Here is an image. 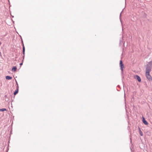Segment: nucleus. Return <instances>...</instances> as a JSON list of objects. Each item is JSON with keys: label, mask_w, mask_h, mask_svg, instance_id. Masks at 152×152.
Segmentation results:
<instances>
[{"label": "nucleus", "mask_w": 152, "mask_h": 152, "mask_svg": "<svg viewBox=\"0 0 152 152\" xmlns=\"http://www.w3.org/2000/svg\"><path fill=\"white\" fill-rule=\"evenodd\" d=\"M7 109L6 108H2L0 109V111H6Z\"/></svg>", "instance_id": "nucleus-10"}, {"label": "nucleus", "mask_w": 152, "mask_h": 152, "mask_svg": "<svg viewBox=\"0 0 152 152\" xmlns=\"http://www.w3.org/2000/svg\"><path fill=\"white\" fill-rule=\"evenodd\" d=\"M1 44V42H0V45Z\"/></svg>", "instance_id": "nucleus-15"}, {"label": "nucleus", "mask_w": 152, "mask_h": 152, "mask_svg": "<svg viewBox=\"0 0 152 152\" xmlns=\"http://www.w3.org/2000/svg\"><path fill=\"white\" fill-rule=\"evenodd\" d=\"M22 64H23V63H20V66H21Z\"/></svg>", "instance_id": "nucleus-12"}, {"label": "nucleus", "mask_w": 152, "mask_h": 152, "mask_svg": "<svg viewBox=\"0 0 152 152\" xmlns=\"http://www.w3.org/2000/svg\"><path fill=\"white\" fill-rule=\"evenodd\" d=\"M145 75L149 81H151L152 80V78L151 76L150 75V72H146Z\"/></svg>", "instance_id": "nucleus-2"}, {"label": "nucleus", "mask_w": 152, "mask_h": 152, "mask_svg": "<svg viewBox=\"0 0 152 152\" xmlns=\"http://www.w3.org/2000/svg\"><path fill=\"white\" fill-rule=\"evenodd\" d=\"M152 67V61H151L148 62L146 65V72H150L151 71Z\"/></svg>", "instance_id": "nucleus-1"}, {"label": "nucleus", "mask_w": 152, "mask_h": 152, "mask_svg": "<svg viewBox=\"0 0 152 152\" xmlns=\"http://www.w3.org/2000/svg\"><path fill=\"white\" fill-rule=\"evenodd\" d=\"M5 97H6L7 96V95H5Z\"/></svg>", "instance_id": "nucleus-14"}, {"label": "nucleus", "mask_w": 152, "mask_h": 152, "mask_svg": "<svg viewBox=\"0 0 152 152\" xmlns=\"http://www.w3.org/2000/svg\"><path fill=\"white\" fill-rule=\"evenodd\" d=\"M23 54L24 55V54H25V47H24V45H23Z\"/></svg>", "instance_id": "nucleus-7"}, {"label": "nucleus", "mask_w": 152, "mask_h": 152, "mask_svg": "<svg viewBox=\"0 0 152 152\" xmlns=\"http://www.w3.org/2000/svg\"><path fill=\"white\" fill-rule=\"evenodd\" d=\"M18 88H17V90L14 92V95H16L18 93Z\"/></svg>", "instance_id": "nucleus-8"}, {"label": "nucleus", "mask_w": 152, "mask_h": 152, "mask_svg": "<svg viewBox=\"0 0 152 152\" xmlns=\"http://www.w3.org/2000/svg\"><path fill=\"white\" fill-rule=\"evenodd\" d=\"M121 13L120 14V17H121Z\"/></svg>", "instance_id": "nucleus-13"}, {"label": "nucleus", "mask_w": 152, "mask_h": 152, "mask_svg": "<svg viewBox=\"0 0 152 152\" xmlns=\"http://www.w3.org/2000/svg\"><path fill=\"white\" fill-rule=\"evenodd\" d=\"M120 66L122 71V72L123 73V68L124 67V66L122 63V60L120 61Z\"/></svg>", "instance_id": "nucleus-3"}, {"label": "nucleus", "mask_w": 152, "mask_h": 152, "mask_svg": "<svg viewBox=\"0 0 152 152\" xmlns=\"http://www.w3.org/2000/svg\"><path fill=\"white\" fill-rule=\"evenodd\" d=\"M140 135L141 136H143L142 133V132H141V131L140 130Z\"/></svg>", "instance_id": "nucleus-11"}, {"label": "nucleus", "mask_w": 152, "mask_h": 152, "mask_svg": "<svg viewBox=\"0 0 152 152\" xmlns=\"http://www.w3.org/2000/svg\"><path fill=\"white\" fill-rule=\"evenodd\" d=\"M16 82L17 84H18L17 82Z\"/></svg>", "instance_id": "nucleus-16"}, {"label": "nucleus", "mask_w": 152, "mask_h": 152, "mask_svg": "<svg viewBox=\"0 0 152 152\" xmlns=\"http://www.w3.org/2000/svg\"><path fill=\"white\" fill-rule=\"evenodd\" d=\"M135 78L139 82H141V80L140 78L138 75H136V77H135Z\"/></svg>", "instance_id": "nucleus-4"}, {"label": "nucleus", "mask_w": 152, "mask_h": 152, "mask_svg": "<svg viewBox=\"0 0 152 152\" xmlns=\"http://www.w3.org/2000/svg\"><path fill=\"white\" fill-rule=\"evenodd\" d=\"M17 69V68L16 66H14L12 68V70L14 71H15Z\"/></svg>", "instance_id": "nucleus-9"}, {"label": "nucleus", "mask_w": 152, "mask_h": 152, "mask_svg": "<svg viewBox=\"0 0 152 152\" xmlns=\"http://www.w3.org/2000/svg\"><path fill=\"white\" fill-rule=\"evenodd\" d=\"M6 78L7 80H10L12 79V77L10 76H7L6 77Z\"/></svg>", "instance_id": "nucleus-6"}, {"label": "nucleus", "mask_w": 152, "mask_h": 152, "mask_svg": "<svg viewBox=\"0 0 152 152\" xmlns=\"http://www.w3.org/2000/svg\"><path fill=\"white\" fill-rule=\"evenodd\" d=\"M142 121L143 123L145 125H148V123L147 121L145 120V118L143 117Z\"/></svg>", "instance_id": "nucleus-5"}]
</instances>
